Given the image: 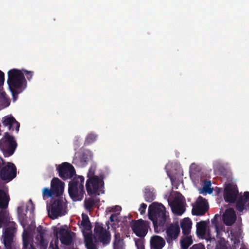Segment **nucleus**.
I'll return each instance as SVG.
<instances>
[{
  "label": "nucleus",
  "instance_id": "f257e3e1",
  "mask_svg": "<svg viewBox=\"0 0 249 249\" xmlns=\"http://www.w3.org/2000/svg\"><path fill=\"white\" fill-rule=\"evenodd\" d=\"M9 201V197L6 192L0 190V228H3L2 238L5 249H11L16 232V223L11 220L8 212L5 209Z\"/></svg>",
  "mask_w": 249,
  "mask_h": 249
},
{
  "label": "nucleus",
  "instance_id": "f03ea898",
  "mask_svg": "<svg viewBox=\"0 0 249 249\" xmlns=\"http://www.w3.org/2000/svg\"><path fill=\"white\" fill-rule=\"evenodd\" d=\"M34 71L24 69H12L7 72V84L11 92L13 101L18 98V94L22 93L27 87V81L32 80Z\"/></svg>",
  "mask_w": 249,
  "mask_h": 249
},
{
  "label": "nucleus",
  "instance_id": "7ed1b4c3",
  "mask_svg": "<svg viewBox=\"0 0 249 249\" xmlns=\"http://www.w3.org/2000/svg\"><path fill=\"white\" fill-rule=\"evenodd\" d=\"M148 214L149 219L153 222L155 231L158 233L163 231L168 217L163 205L156 202L152 203L148 207Z\"/></svg>",
  "mask_w": 249,
  "mask_h": 249
},
{
  "label": "nucleus",
  "instance_id": "20e7f679",
  "mask_svg": "<svg viewBox=\"0 0 249 249\" xmlns=\"http://www.w3.org/2000/svg\"><path fill=\"white\" fill-rule=\"evenodd\" d=\"M34 209L35 207L31 200H29L26 204H23L18 208V218L24 229L22 234V249H35L33 245L31 244L32 237L25 229L26 213L29 212L30 214V216H31Z\"/></svg>",
  "mask_w": 249,
  "mask_h": 249
},
{
  "label": "nucleus",
  "instance_id": "39448f33",
  "mask_svg": "<svg viewBox=\"0 0 249 249\" xmlns=\"http://www.w3.org/2000/svg\"><path fill=\"white\" fill-rule=\"evenodd\" d=\"M85 178L75 175L69 183L68 192L71 198L74 201H81L84 197Z\"/></svg>",
  "mask_w": 249,
  "mask_h": 249
},
{
  "label": "nucleus",
  "instance_id": "423d86ee",
  "mask_svg": "<svg viewBox=\"0 0 249 249\" xmlns=\"http://www.w3.org/2000/svg\"><path fill=\"white\" fill-rule=\"evenodd\" d=\"M196 165L195 163H192L190 166V176L194 184L196 186L203 184L202 190H200V193L212 194L213 189L211 188V181L206 180L201 172L196 171Z\"/></svg>",
  "mask_w": 249,
  "mask_h": 249
},
{
  "label": "nucleus",
  "instance_id": "0eeeda50",
  "mask_svg": "<svg viewBox=\"0 0 249 249\" xmlns=\"http://www.w3.org/2000/svg\"><path fill=\"white\" fill-rule=\"evenodd\" d=\"M106 174L101 173L100 177L87 178L86 188L89 196L100 195L104 193V181Z\"/></svg>",
  "mask_w": 249,
  "mask_h": 249
},
{
  "label": "nucleus",
  "instance_id": "6e6552de",
  "mask_svg": "<svg viewBox=\"0 0 249 249\" xmlns=\"http://www.w3.org/2000/svg\"><path fill=\"white\" fill-rule=\"evenodd\" d=\"M49 216L54 219L65 215L67 213V206L65 199L58 198L53 200L49 206H47Z\"/></svg>",
  "mask_w": 249,
  "mask_h": 249
},
{
  "label": "nucleus",
  "instance_id": "1a4fd4ad",
  "mask_svg": "<svg viewBox=\"0 0 249 249\" xmlns=\"http://www.w3.org/2000/svg\"><path fill=\"white\" fill-rule=\"evenodd\" d=\"M81 221L83 234L84 236L85 243L87 249H96L92 234L91 232V226L87 215L83 213Z\"/></svg>",
  "mask_w": 249,
  "mask_h": 249
},
{
  "label": "nucleus",
  "instance_id": "9d476101",
  "mask_svg": "<svg viewBox=\"0 0 249 249\" xmlns=\"http://www.w3.org/2000/svg\"><path fill=\"white\" fill-rule=\"evenodd\" d=\"M93 157V152L90 150L81 149L79 151L75 152L72 163L77 167L84 168L87 166Z\"/></svg>",
  "mask_w": 249,
  "mask_h": 249
},
{
  "label": "nucleus",
  "instance_id": "9b49d317",
  "mask_svg": "<svg viewBox=\"0 0 249 249\" xmlns=\"http://www.w3.org/2000/svg\"><path fill=\"white\" fill-rule=\"evenodd\" d=\"M17 144L15 138L6 134L0 140V149L3 152L5 156H10L13 155L17 148Z\"/></svg>",
  "mask_w": 249,
  "mask_h": 249
},
{
  "label": "nucleus",
  "instance_id": "f8f14e48",
  "mask_svg": "<svg viewBox=\"0 0 249 249\" xmlns=\"http://www.w3.org/2000/svg\"><path fill=\"white\" fill-rule=\"evenodd\" d=\"M165 169L172 184L176 181L178 182L181 181L183 174L179 164L176 162H169L166 165Z\"/></svg>",
  "mask_w": 249,
  "mask_h": 249
},
{
  "label": "nucleus",
  "instance_id": "ddd939ff",
  "mask_svg": "<svg viewBox=\"0 0 249 249\" xmlns=\"http://www.w3.org/2000/svg\"><path fill=\"white\" fill-rule=\"evenodd\" d=\"M59 176L64 180L72 178L75 176L76 172L74 167L70 163L63 162L60 164H55Z\"/></svg>",
  "mask_w": 249,
  "mask_h": 249
},
{
  "label": "nucleus",
  "instance_id": "4468645a",
  "mask_svg": "<svg viewBox=\"0 0 249 249\" xmlns=\"http://www.w3.org/2000/svg\"><path fill=\"white\" fill-rule=\"evenodd\" d=\"M94 236L103 244H108L110 240V235L102 223H96L94 228Z\"/></svg>",
  "mask_w": 249,
  "mask_h": 249
},
{
  "label": "nucleus",
  "instance_id": "2eb2a0df",
  "mask_svg": "<svg viewBox=\"0 0 249 249\" xmlns=\"http://www.w3.org/2000/svg\"><path fill=\"white\" fill-rule=\"evenodd\" d=\"M196 233L199 236L205 238L210 242L215 241L214 235L211 233V230H207V222L201 221L196 224Z\"/></svg>",
  "mask_w": 249,
  "mask_h": 249
},
{
  "label": "nucleus",
  "instance_id": "dca6fc26",
  "mask_svg": "<svg viewBox=\"0 0 249 249\" xmlns=\"http://www.w3.org/2000/svg\"><path fill=\"white\" fill-rule=\"evenodd\" d=\"M238 192L237 186L233 183H228L225 185L224 198L228 202H234L237 196Z\"/></svg>",
  "mask_w": 249,
  "mask_h": 249
},
{
  "label": "nucleus",
  "instance_id": "f3484780",
  "mask_svg": "<svg viewBox=\"0 0 249 249\" xmlns=\"http://www.w3.org/2000/svg\"><path fill=\"white\" fill-rule=\"evenodd\" d=\"M131 227L137 236L144 237L147 233L149 226L146 221L140 219L135 221Z\"/></svg>",
  "mask_w": 249,
  "mask_h": 249
},
{
  "label": "nucleus",
  "instance_id": "a211bd4d",
  "mask_svg": "<svg viewBox=\"0 0 249 249\" xmlns=\"http://www.w3.org/2000/svg\"><path fill=\"white\" fill-rule=\"evenodd\" d=\"M192 213L193 215H202L207 211L208 205L206 200L201 196H199L196 203L192 204Z\"/></svg>",
  "mask_w": 249,
  "mask_h": 249
},
{
  "label": "nucleus",
  "instance_id": "6ab92c4d",
  "mask_svg": "<svg viewBox=\"0 0 249 249\" xmlns=\"http://www.w3.org/2000/svg\"><path fill=\"white\" fill-rule=\"evenodd\" d=\"M16 167L11 162H8L0 171V177L4 180L10 181L16 177Z\"/></svg>",
  "mask_w": 249,
  "mask_h": 249
},
{
  "label": "nucleus",
  "instance_id": "aec40b11",
  "mask_svg": "<svg viewBox=\"0 0 249 249\" xmlns=\"http://www.w3.org/2000/svg\"><path fill=\"white\" fill-rule=\"evenodd\" d=\"M98 164L96 162H91L90 167L87 173V178H93L100 177V174L101 173H105L106 176L109 173V169L108 167H104L103 169H100L98 170L99 173L96 174L97 170Z\"/></svg>",
  "mask_w": 249,
  "mask_h": 249
},
{
  "label": "nucleus",
  "instance_id": "412c9836",
  "mask_svg": "<svg viewBox=\"0 0 249 249\" xmlns=\"http://www.w3.org/2000/svg\"><path fill=\"white\" fill-rule=\"evenodd\" d=\"M37 234L36 237V244L40 247V249H46L48 241L46 239V230L39 226L37 228Z\"/></svg>",
  "mask_w": 249,
  "mask_h": 249
},
{
  "label": "nucleus",
  "instance_id": "4be33fe9",
  "mask_svg": "<svg viewBox=\"0 0 249 249\" xmlns=\"http://www.w3.org/2000/svg\"><path fill=\"white\" fill-rule=\"evenodd\" d=\"M3 125L7 127L8 130H15L17 133L19 131V123L11 115L5 116L2 119Z\"/></svg>",
  "mask_w": 249,
  "mask_h": 249
},
{
  "label": "nucleus",
  "instance_id": "5701e85b",
  "mask_svg": "<svg viewBox=\"0 0 249 249\" xmlns=\"http://www.w3.org/2000/svg\"><path fill=\"white\" fill-rule=\"evenodd\" d=\"M57 238H59L62 244L69 245L72 242V237L71 232L65 228H61L58 229L57 232Z\"/></svg>",
  "mask_w": 249,
  "mask_h": 249
},
{
  "label": "nucleus",
  "instance_id": "b1692460",
  "mask_svg": "<svg viewBox=\"0 0 249 249\" xmlns=\"http://www.w3.org/2000/svg\"><path fill=\"white\" fill-rule=\"evenodd\" d=\"M51 188L56 194V196L62 195L65 187V183L57 178H54L51 182Z\"/></svg>",
  "mask_w": 249,
  "mask_h": 249
},
{
  "label": "nucleus",
  "instance_id": "393cba45",
  "mask_svg": "<svg viewBox=\"0 0 249 249\" xmlns=\"http://www.w3.org/2000/svg\"><path fill=\"white\" fill-rule=\"evenodd\" d=\"M236 216L233 209L231 208L227 209L223 214L224 223L227 226H231L235 221Z\"/></svg>",
  "mask_w": 249,
  "mask_h": 249
},
{
  "label": "nucleus",
  "instance_id": "a878e982",
  "mask_svg": "<svg viewBox=\"0 0 249 249\" xmlns=\"http://www.w3.org/2000/svg\"><path fill=\"white\" fill-rule=\"evenodd\" d=\"M121 210V207L118 205H116L113 207H110L107 208V213H111L109 218L111 222L120 221L119 214H120Z\"/></svg>",
  "mask_w": 249,
  "mask_h": 249
},
{
  "label": "nucleus",
  "instance_id": "bb28decb",
  "mask_svg": "<svg viewBox=\"0 0 249 249\" xmlns=\"http://www.w3.org/2000/svg\"><path fill=\"white\" fill-rule=\"evenodd\" d=\"M166 232L168 239H175L179 235L180 228L177 224L171 225L167 229Z\"/></svg>",
  "mask_w": 249,
  "mask_h": 249
},
{
  "label": "nucleus",
  "instance_id": "cd10ccee",
  "mask_svg": "<svg viewBox=\"0 0 249 249\" xmlns=\"http://www.w3.org/2000/svg\"><path fill=\"white\" fill-rule=\"evenodd\" d=\"M165 245L164 239L158 235H154L150 239L151 249H161Z\"/></svg>",
  "mask_w": 249,
  "mask_h": 249
},
{
  "label": "nucleus",
  "instance_id": "c85d7f7f",
  "mask_svg": "<svg viewBox=\"0 0 249 249\" xmlns=\"http://www.w3.org/2000/svg\"><path fill=\"white\" fill-rule=\"evenodd\" d=\"M167 202L174 213L180 215L184 212V203H171V201L169 199H167Z\"/></svg>",
  "mask_w": 249,
  "mask_h": 249
},
{
  "label": "nucleus",
  "instance_id": "c756f323",
  "mask_svg": "<svg viewBox=\"0 0 249 249\" xmlns=\"http://www.w3.org/2000/svg\"><path fill=\"white\" fill-rule=\"evenodd\" d=\"M192 221L189 218H184L180 223L182 233L184 235H188L192 227Z\"/></svg>",
  "mask_w": 249,
  "mask_h": 249
},
{
  "label": "nucleus",
  "instance_id": "7c9ffc66",
  "mask_svg": "<svg viewBox=\"0 0 249 249\" xmlns=\"http://www.w3.org/2000/svg\"><path fill=\"white\" fill-rule=\"evenodd\" d=\"M229 238L236 247L240 243V240L242 238L241 231L240 230H232L229 235Z\"/></svg>",
  "mask_w": 249,
  "mask_h": 249
},
{
  "label": "nucleus",
  "instance_id": "2f4dec72",
  "mask_svg": "<svg viewBox=\"0 0 249 249\" xmlns=\"http://www.w3.org/2000/svg\"><path fill=\"white\" fill-rule=\"evenodd\" d=\"M98 139V135L94 131H90L85 137L84 144L89 145L94 143Z\"/></svg>",
  "mask_w": 249,
  "mask_h": 249
},
{
  "label": "nucleus",
  "instance_id": "473e14b6",
  "mask_svg": "<svg viewBox=\"0 0 249 249\" xmlns=\"http://www.w3.org/2000/svg\"><path fill=\"white\" fill-rule=\"evenodd\" d=\"M225 162L221 159H216L213 161V167L215 173L221 172L224 169Z\"/></svg>",
  "mask_w": 249,
  "mask_h": 249
},
{
  "label": "nucleus",
  "instance_id": "72a5a7b5",
  "mask_svg": "<svg viewBox=\"0 0 249 249\" xmlns=\"http://www.w3.org/2000/svg\"><path fill=\"white\" fill-rule=\"evenodd\" d=\"M155 192L153 188L146 187L144 190V199L146 202H151L155 198Z\"/></svg>",
  "mask_w": 249,
  "mask_h": 249
},
{
  "label": "nucleus",
  "instance_id": "f704fd0d",
  "mask_svg": "<svg viewBox=\"0 0 249 249\" xmlns=\"http://www.w3.org/2000/svg\"><path fill=\"white\" fill-rule=\"evenodd\" d=\"M42 196L43 199L46 200L47 198H52L54 196H56V194L51 188L50 189L44 187L42 190Z\"/></svg>",
  "mask_w": 249,
  "mask_h": 249
},
{
  "label": "nucleus",
  "instance_id": "c9c22d12",
  "mask_svg": "<svg viewBox=\"0 0 249 249\" xmlns=\"http://www.w3.org/2000/svg\"><path fill=\"white\" fill-rule=\"evenodd\" d=\"M10 99L7 98L4 92H0V106L1 108L8 107L10 105Z\"/></svg>",
  "mask_w": 249,
  "mask_h": 249
},
{
  "label": "nucleus",
  "instance_id": "e433bc0d",
  "mask_svg": "<svg viewBox=\"0 0 249 249\" xmlns=\"http://www.w3.org/2000/svg\"><path fill=\"white\" fill-rule=\"evenodd\" d=\"M193 243L191 236H186L180 240V246L181 249H188V247Z\"/></svg>",
  "mask_w": 249,
  "mask_h": 249
},
{
  "label": "nucleus",
  "instance_id": "4c0bfd02",
  "mask_svg": "<svg viewBox=\"0 0 249 249\" xmlns=\"http://www.w3.org/2000/svg\"><path fill=\"white\" fill-rule=\"evenodd\" d=\"M172 197L174 196L173 200L171 201V203H184V199L183 196L179 192H173L171 195Z\"/></svg>",
  "mask_w": 249,
  "mask_h": 249
},
{
  "label": "nucleus",
  "instance_id": "58836bf2",
  "mask_svg": "<svg viewBox=\"0 0 249 249\" xmlns=\"http://www.w3.org/2000/svg\"><path fill=\"white\" fill-rule=\"evenodd\" d=\"M215 217L212 219V223L213 225V229L214 230V232L216 234V236L218 238H220V236L222 235V229L220 228L218 225L215 223Z\"/></svg>",
  "mask_w": 249,
  "mask_h": 249
},
{
  "label": "nucleus",
  "instance_id": "ea45409f",
  "mask_svg": "<svg viewBox=\"0 0 249 249\" xmlns=\"http://www.w3.org/2000/svg\"><path fill=\"white\" fill-rule=\"evenodd\" d=\"M95 204V201L92 198H89L85 200V207L86 210H90Z\"/></svg>",
  "mask_w": 249,
  "mask_h": 249
},
{
  "label": "nucleus",
  "instance_id": "a19ab883",
  "mask_svg": "<svg viewBox=\"0 0 249 249\" xmlns=\"http://www.w3.org/2000/svg\"><path fill=\"white\" fill-rule=\"evenodd\" d=\"M58 239L56 238L52 240L50 243V249H59L58 248Z\"/></svg>",
  "mask_w": 249,
  "mask_h": 249
},
{
  "label": "nucleus",
  "instance_id": "79ce46f5",
  "mask_svg": "<svg viewBox=\"0 0 249 249\" xmlns=\"http://www.w3.org/2000/svg\"><path fill=\"white\" fill-rule=\"evenodd\" d=\"M135 242L137 249H144L143 242L142 239H135Z\"/></svg>",
  "mask_w": 249,
  "mask_h": 249
},
{
  "label": "nucleus",
  "instance_id": "37998d69",
  "mask_svg": "<svg viewBox=\"0 0 249 249\" xmlns=\"http://www.w3.org/2000/svg\"><path fill=\"white\" fill-rule=\"evenodd\" d=\"M189 249H205V246L201 243L194 245Z\"/></svg>",
  "mask_w": 249,
  "mask_h": 249
},
{
  "label": "nucleus",
  "instance_id": "c03bdc74",
  "mask_svg": "<svg viewBox=\"0 0 249 249\" xmlns=\"http://www.w3.org/2000/svg\"><path fill=\"white\" fill-rule=\"evenodd\" d=\"M147 208V205L144 203L141 204L139 211L141 214H143L145 212V210Z\"/></svg>",
  "mask_w": 249,
  "mask_h": 249
},
{
  "label": "nucleus",
  "instance_id": "a18cd8bd",
  "mask_svg": "<svg viewBox=\"0 0 249 249\" xmlns=\"http://www.w3.org/2000/svg\"><path fill=\"white\" fill-rule=\"evenodd\" d=\"M114 249H124L123 242L114 243Z\"/></svg>",
  "mask_w": 249,
  "mask_h": 249
},
{
  "label": "nucleus",
  "instance_id": "49530a36",
  "mask_svg": "<svg viewBox=\"0 0 249 249\" xmlns=\"http://www.w3.org/2000/svg\"><path fill=\"white\" fill-rule=\"evenodd\" d=\"M114 237L115 239L114 243L123 242L121 240V235L119 233L115 232Z\"/></svg>",
  "mask_w": 249,
  "mask_h": 249
},
{
  "label": "nucleus",
  "instance_id": "de8ad7c7",
  "mask_svg": "<svg viewBox=\"0 0 249 249\" xmlns=\"http://www.w3.org/2000/svg\"><path fill=\"white\" fill-rule=\"evenodd\" d=\"M4 81V74L0 71V87L3 84Z\"/></svg>",
  "mask_w": 249,
  "mask_h": 249
},
{
  "label": "nucleus",
  "instance_id": "09e8293b",
  "mask_svg": "<svg viewBox=\"0 0 249 249\" xmlns=\"http://www.w3.org/2000/svg\"><path fill=\"white\" fill-rule=\"evenodd\" d=\"M215 249H227V247L222 243H218L216 245Z\"/></svg>",
  "mask_w": 249,
  "mask_h": 249
},
{
  "label": "nucleus",
  "instance_id": "8fccbe9b",
  "mask_svg": "<svg viewBox=\"0 0 249 249\" xmlns=\"http://www.w3.org/2000/svg\"><path fill=\"white\" fill-rule=\"evenodd\" d=\"M3 164V160L0 157V169H1L2 165Z\"/></svg>",
  "mask_w": 249,
  "mask_h": 249
},
{
  "label": "nucleus",
  "instance_id": "3c124183",
  "mask_svg": "<svg viewBox=\"0 0 249 249\" xmlns=\"http://www.w3.org/2000/svg\"><path fill=\"white\" fill-rule=\"evenodd\" d=\"M78 140L81 141V138H80V137H75L74 138V142H76V141H78Z\"/></svg>",
  "mask_w": 249,
  "mask_h": 249
},
{
  "label": "nucleus",
  "instance_id": "603ef678",
  "mask_svg": "<svg viewBox=\"0 0 249 249\" xmlns=\"http://www.w3.org/2000/svg\"><path fill=\"white\" fill-rule=\"evenodd\" d=\"M48 168H50V170L52 171L53 170V167H48Z\"/></svg>",
  "mask_w": 249,
  "mask_h": 249
},
{
  "label": "nucleus",
  "instance_id": "864d4df0",
  "mask_svg": "<svg viewBox=\"0 0 249 249\" xmlns=\"http://www.w3.org/2000/svg\"><path fill=\"white\" fill-rule=\"evenodd\" d=\"M240 249H247L245 248L244 247H241Z\"/></svg>",
  "mask_w": 249,
  "mask_h": 249
},
{
  "label": "nucleus",
  "instance_id": "5fc2aeb1",
  "mask_svg": "<svg viewBox=\"0 0 249 249\" xmlns=\"http://www.w3.org/2000/svg\"><path fill=\"white\" fill-rule=\"evenodd\" d=\"M96 249H97V248H96Z\"/></svg>",
  "mask_w": 249,
  "mask_h": 249
}]
</instances>
